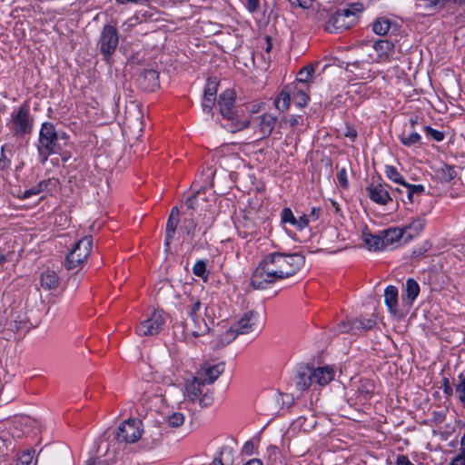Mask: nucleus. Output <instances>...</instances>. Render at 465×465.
I'll use <instances>...</instances> for the list:
<instances>
[{
    "label": "nucleus",
    "mask_w": 465,
    "mask_h": 465,
    "mask_svg": "<svg viewBox=\"0 0 465 465\" xmlns=\"http://www.w3.org/2000/svg\"><path fill=\"white\" fill-rule=\"evenodd\" d=\"M41 187H42V183H39V185L35 188H31L29 190H25L24 192V195H23L24 198H29L32 195H36V194L40 193V192L42 191Z\"/></svg>",
    "instance_id": "61"
},
{
    "label": "nucleus",
    "mask_w": 465,
    "mask_h": 465,
    "mask_svg": "<svg viewBox=\"0 0 465 465\" xmlns=\"http://www.w3.org/2000/svg\"><path fill=\"white\" fill-rule=\"evenodd\" d=\"M374 390V384L370 380H361L357 386V393L359 397H361L363 400L368 399Z\"/></svg>",
    "instance_id": "30"
},
{
    "label": "nucleus",
    "mask_w": 465,
    "mask_h": 465,
    "mask_svg": "<svg viewBox=\"0 0 465 465\" xmlns=\"http://www.w3.org/2000/svg\"><path fill=\"white\" fill-rule=\"evenodd\" d=\"M260 137H268L273 131L277 118L270 114H263L257 117Z\"/></svg>",
    "instance_id": "18"
},
{
    "label": "nucleus",
    "mask_w": 465,
    "mask_h": 465,
    "mask_svg": "<svg viewBox=\"0 0 465 465\" xmlns=\"http://www.w3.org/2000/svg\"><path fill=\"white\" fill-rule=\"evenodd\" d=\"M282 222L290 223L296 226L297 219L294 217L292 212L289 208H284L281 214Z\"/></svg>",
    "instance_id": "44"
},
{
    "label": "nucleus",
    "mask_w": 465,
    "mask_h": 465,
    "mask_svg": "<svg viewBox=\"0 0 465 465\" xmlns=\"http://www.w3.org/2000/svg\"><path fill=\"white\" fill-rule=\"evenodd\" d=\"M184 422V416L181 412H173L167 417V423L172 428H178Z\"/></svg>",
    "instance_id": "41"
},
{
    "label": "nucleus",
    "mask_w": 465,
    "mask_h": 465,
    "mask_svg": "<svg viewBox=\"0 0 465 465\" xmlns=\"http://www.w3.org/2000/svg\"><path fill=\"white\" fill-rule=\"evenodd\" d=\"M365 243L371 251H381L386 248L383 236L372 234L367 235L365 238Z\"/></svg>",
    "instance_id": "28"
},
{
    "label": "nucleus",
    "mask_w": 465,
    "mask_h": 465,
    "mask_svg": "<svg viewBox=\"0 0 465 465\" xmlns=\"http://www.w3.org/2000/svg\"><path fill=\"white\" fill-rule=\"evenodd\" d=\"M292 88V99L295 105L298 107H304L307 105L309 101V95L307 94V89L299 86V84L294 85H290Z\"/></svg>",
    "instance_id": "23"
},
{
    "label": "nucleus",
    "mask_w": 465,
    "mask_h": 465,
    "mask_svg": "<svg viewBox=\"0 0 465 465\" xmlns=\"http://www.w3.org/2000/svg\"><path fill=\"white\" fill-rule=\"evenodd\" d=\"M406 191V197L410 203L414 201V195H420L424 192V186L421 184H410L404 183L402 185Z\"/></svg>",
    "instance_id": "31"
},
{
    "label": "nucleus",
    "mask_w": 465,
    "mask_h": 465,
    "mask_svg": "<svg viewBox=\"0 0 465 465\" xmlns=\"http://www.w3.org/2000/svg\"><path fill=\"white\" fill-rule=\"evenodd\" d=\"M59 285V278L55 272L47 270L41 275V286L45 290H54Z\"/></svg>",
    "instance_id": "25"
},
{
    "label": "nucleus",
    "mask_w": 465,
    "mask_h": 465,
    "mask_svg": "<svg viewBox=\"0 0 465 465\" xmlns=\"http://www.w3.org/2000/svg\"><path fill=\"white\" fill-rule=\"evenodd\" d=\"M165 315L163 311H154L152 315L142 321L136 327V333L139 336L157 335L163 328Z\"/></svg>",
    "instance_id": "6"
},
{
    "label": "nucleus",
    "mask_w": 465,
    "mask_h": 465,
    "mask_svg": "<svg viewBox=\"0 0 465 465\" xmlns=\"http://www.w3.org/2000/svg\"><path fill=\"white\" fill-rule=\"evenodd\" d=\"M35 451H23L17 458L15 465H35L33 464Z\"/></svg>",
    "instance_id": "40"
},
{
    "label": "nucleus",
    "mask_w": 465,
    "mask_h": 465,
    "mask_svg": "<svg viewBox=\"0 0 465 465\" xmlns=\"http://www.w3.org/2000/svg\"><path fill=\"white\" fill-rule=\"evenodd\" d=\"M202 308L203 303L200 300L191 298V302L187 306L188 318L201 316Z\"/></svg>",
    "instance_id": "37"
},
{
    "label": "nucleus",
    "mask_w": 465,
    "mask_h": 465,
    "mask_svg": "<svg viewBox=\"0 0 465 465\" xmlns=\"http://www.w3.org/2000/svg\"><path fill=\"white\" fill-rule=\"evenodd\" d=\"M292 7H300L302 9H310L312 7V0H289Z\"/></svg>",
    "instance_id": "48"
},
{
    "label": "nucleus",
    "mask_w": 465,
    "mask_h": 465,
    "mask_svg": "<svg viewBox=\"0 0 465 465\" xmlns=\"http://www.w3.org/2000/svg\"><path fill=\"white\" fill-rule=\"evenodd\" d=\"M363 6L361 3L351 4L349 8L337 10L328 20L325 30L331 33H338L351 28L357 20V15Z\"/></svg>",
    "instance_id": "4"
},
{
    "label": "nucleus",
    "mask_w": 465,
    "mask_h": 465,
    "mask_svg": "<svg viewBox=\"0 0 465 465\" xmlns=\"http://www.w3.org/2000/svg\"><path fill=\"white\" fill-rule=\"evenodd\" d=\"M85 465H110L108 460L102 459L101 457H95L89 459Z\"/></svg>",
    "instance_id": "56"
},
{
    "label": "nucleus",
    "mask_w": 465,
    "mask_h": 465,
    "mask_svg": "<svg viewBox=\"0 0 465 465\" xmlns=\"http://www.w3.org/2000/svg\"><path fill=\"white\" fill-rule=\"evenodd\" d=\"M224 371V364L223 363H216V364H204L197 372V376L202 377V381L204 383L212 384L213 383L220 375Z\"/></svg>",
    "instance_id": "13"
},
{
    "label": "nucleus",
    "mask_w": 465,
    "mask_h": 465,
    "mask_svg": "<svg viewBox=\"0 0 465 465\" xmlns=\"http://www.w3.org/2000/svg\"><path fill=\"white\" fill-rule=\"evenodd\" d=\"M205 385L204 381H202V377L195 374L192 380L184 383L183 392L185 398L192 402L196 401L203 394L202 388Z\"/></svg>",
    "instance_id": "15"
},
{
    "label": "nucleus",
    "mask_w": 465,
    "mask_h": 465,
    "mask_svg": "<svg viewBox=\"0 0 465 465\" xmlns=\"http://www.w3.org/2000/svg\"><path fill=\"white\" fill-rule=\"evenodd\" d=\"M234 450L231 446H223L220 456L215 458L212 465H233Z\"/></svg>",
    "instance_id": "24"
},
{
    "label": "nucleus",
    "mask_w": 465,
    "mask_h": 465,
    "mask_svg": "<svg viewBox=\"0 0 465 465\" xmlns=\"http://www.w3.org/2000/svg\"><path fill=\"white\" fill-rule=\"evenodd\" d=\"M455 391L459 396V400L465 406V375H459V382L455 385Z\"/></svg>",
    "instance_id": "42"
},
{
    "label": "nucleus",
    "mask_w": 465,
    "mask_h": 465,
    "mask_svg": "<svg viewBox=\"0 0 465 465\" xmlns=\"http://www.w3.org/2000/svg\"><path fill=\"white\" fill-rule=\"evenodd\" d=\"M300 120H301L300 116L291 115L288 119L282 118L280 124L282 125V124H289V125L292 128H294L300 124Z\"/></svg>",
    "instance_id": "53"
},
{
    "label": "nucleus",
    "mask_w": 465,
    "mask_h": 465,
    "mask_svg": "<svg viewBox=\"0 0 465 465\" xmlns=\"http://www.w3.org/2000/svg\"><path fill=\"white\" fill-rule=\"evenodd\" d=\"M67 142L68 136L65 133H58L53 124L44 123L37 147L42 163H45L51 154L61 153Z\"/></svg>",
    "instance_id": "2"
},
{
    "label": "nucleus",
    "mask_w": 465,
    "mask_h": 465,
    "mask_svg": "<svg viewBox=\"0 0 465 465\" xmlns=\"http://www.w3.org/2000/svg\"><path fill=\"white\" fill-rule=\"evenodd\" d=\"M162 430L159 427L154 426L153 430H151L150 437L152 438L153 444H159L162 440Z\"/></svg>",
    "instance_id": "54"
},
{
    "label": "nucleus",
    "mask_w": 465,
    "mask_h": 465,
    "mask_svg": "<svg viewBox=\"0 0 465 465\" xmlns=\"http://www.w3.org/2000/svg\"><path fill=\"white\" fill-rule=\"evenodd\" d=\"M337 179H338V183L339 184L346 189L349 185V183H348V176H347V171L345 168H341L338 173H337Z\"/></svg>",
    "instance_id": "50"
},
{
    "label": "nucleus",
    "mask_w": 465,
    "mask_h": 465,
    "mask_svg": "<svg viewBox=\"0 0 465 465\" xmlns=\"http://www.w3.org/2000/svg\"><path fill=\"white\" fill-rule=\"evenodd\" d=\"M93 245L92 236H84L80 239L74 246L73 250L67 254L64 266L67 270L80 268L91 253Z\"/></svg>",
    "instance_id": "5"
},
{
    "label": "nucleus",
    "mask_w": 465,
    "mask_h": 465,
    "mask_svg": "<svg viewBox=\"0 0 465 465\" xmlns=\"http://www.w3.org/2000/svg\"><path fill=\"white\" fill-rule=\"evenodd\" d=\"M239 334L235 331V329L231 326L227 329L223 333H222L218 339V345L221 347H224L227 344L231 343Z\"/></svg>",
    "instance_id": "32"
},
{
    "label": "nucleus",
    "mask_w": 465,
    "mask_h": 465,
    "mask_svg": "<svg viewBox=\"0 0 465 465\" xmlns=\"http://www.w3.org/2000/svg\"><path fill=\"white\" fill-rule=\"evenodd\" d=\"M179 223V218L170 217L166 223V244H169V241L173 237L176 227Z\"/></svg>",
    "instance_id": "39"
},
{
    "label": "nucleus",
    "mask_w": 465,
    "mask_h": 465,
    "mask_svg": "<svg viewBox=\"0 0 465 465\" xmlns=\"http://www.w3.org/2000/svg\"><path fill=\"white\" fill-rule=\"evenodd\" d=\"M314 73V67L312 64H309L303 68H302L297 74V81L299 84H307L311 81L312 74Z\"/></svg>",
    "instance_id": "35"
},
{
    "label": "nucleus",
    "mask_w": 465,
    "mask_h": 465,
    "mask_svg": "<svg viewBox=\"0 0 465 465\" xmlns=\"http://www.w3.org/2000/svg\"><path fill=\"white\" fill-rule=\"evenodd\" d=\"M213 221L214 217L212 213H204L203 222V227L204 232L212 226Z\"/></svg>",
    "instance_id": "55"
},
{
    "label": "nucleus",
    "mask_w": 465,
    "mask_h": 465,
    "mask_svg": "<svg viewBox=\"0 0 465 465\" xmlns=\"http://www.w3.org/2000/svg\"><path fill=\"white\" fill-rule=\"evenodd\" d=\"M387 187V185L381 183L371 184L366 189L368 196L376 203L385 205L392 201V197L389 193Z\"/></svg>",
    "instance_id": "16"
},
{
    "label": "nucleus",
    "mask_w": 465,
    "mask_h": 465,
    "mask_svg": "<svg viewBox=\"0 0 465 465\" xmlns=\"http://www.w3.org/2000/svg\"><path fill=\"white\" fill-rule=\"evenodd\" d=\"M449 465H465V454L461 451Z\"/></svg>",
    "instance_id": "62"
},
{
    "label": "nucleus",
    "mask_w": 465,
    "mask_h": 465,
    "mask_svg": "<svg viewBox=\"0 0 465 465\" xmlns=\"http://www.w3.org/2000/svg\"><path fill=\"white\" fill-rule=\"evenodd\" d=\"M377 53V62H388L394 54V44L389 40H378L373 45Z\"/></svg>",
    "instance_id": "17"
},
{
    "label": "nucleus",
    "mask_w": 465,
    "mask_h": 465,
    "mask_svg": "<svg viewBox=\"0 0 465 465\" xmlns=\"http://www.w3.org/2000/svg\"><path fill=\"white\" fill-rule=\"evenodd\" d=\"M439 178L444 182L449 183L457 175L454 167L450 165H444L437 172Z\"/></svg>",
    "instance_id": "33"
},
{
    "label": "nucleus",
    "mask_w": 465,
    "mask_h": 465,
    "mask_svg": "<svg viewBox=\"0 0 465 465\" xmlns=\"http://www.w3.org/2000/svg\"><path fill=\"white\" fill-rule=\"evenodd\" d=\"M382 236L386 247L398 243L402 238L405 239V234L401 227L390 228L382 232Z\"/></svg>",
    "instance_id": "21"
},
{
    "label": "nucleus",
    "mask_w": 465,
    "mask_h": 465,
    "mask_svg": "<svg viewBox=\"0 0 465 465\" xmlns=\"http://www.w3.org/2000/svg\"><path fill=\"white\" fill-rule=\"evenodd\" d=\"M292 99V88L285 86L274 100V105L277 110L284 112L289 109Z\"/></svg>",
    "instance_id": "22"
},
{
    "label": "nucleus",
    "mask_w": 465,
    "mask_h": 465,
    "mask_svg": "<svg viewBox=\"0 0 465 465\" xmlns=\"http://www.w3.org/2000/svg\"><path fill=\"white\" fill-rule=\"evenodd\" d=\"M333 378L334 370L330 366L318 368L300 366L295 376V386L298 391H304L313 384L324 386Z\"/></svg>",
    "instance_id": "3"
},
{
    "label": "nucleus",
    "mask_w": 465,
    "mask_h": 465,
    "mask_svg": "<svg viewBox=\"0 0 465 465\" xmlns=\"http://www.w3.org/2000/svg\"><path fill=\"white\" fill-rule=\"evenodd\" d=\"M304 262V256L300 253H269L253 272L252 285L256 289H266L271 283L293 276Z\"/></svg>",
    "instance_id": "1"
},
{
    "label": "nucleus",
    "mask_w": 465,
    "mask_h": 465,
    "mask_svg": "<svg viewBox=\"0 0 465 465\" xmlns=\"http://www.w3.org/2000/svg\"><path fill=\"white\" fill-rule=\"evenodd\" d=\"M218 91V81L216 78H209L204 88L203 95L216 97Z\"/></svg>",
    "instance_id": "43"
},
{
    "label": "nucleus",
    "mask_w": 465,
    "mask_h": 465,
    "mask_svg": "<svg viewBox=\"0 0 465 465\" xmlns=\"http://www.w3.org/2000/svg\"><path fill=\"white\" fill-rule=\"evenodd\" d=\"M119 43L118 33L114 26L105 25L98 41L100 52L104 58H109L115 51Z\"/></svg>",
    "instance_id": "8"
},
{
    "label": "nucleus",
    "mask_w": 465,
    "mask_h": 465,
    "mask_svg": "<svg viewBox=\"0 0 465 465\" xmlns=\"http://www.w3.org/2000/svg\"><path fill=\"white\" fill-rule=\"evenodd\" d=\"M144 80L152 83V86L157 85L158 73L154 70H145L142 75Z\"/></svg>",
    "instance_id": "47"
},
{
    "label": "nucleus",
    "mask_w": 465,
    "mask_h": 465,
    "mask_svg": "<svg viewBox=\"0 0 465 465\" xmlns=\"http://www.w3.org/2000/svg\"><path fill=\"white\" fill-rule=\"evenodd\" d=\"M424 130L427 134L430 135L431 137H433L434 140L438 142L442 141L444 138V134L441 132L435 130L430 126H425Z\"/></svg>",
    "instance_id": "52"
},
{
    "label": "nucleus",
    "mask_w": 465,
    "mask_h": 465,
    "mask_svg": "<svg viewBox=\"0 0 465 465\" xmlns=\"http://www.w3.org/2000/svg\"><path fill=\"white\" fill-rule=\"evenodd\" d=\"M234 103L235 93L232 90L227 89L220 94L218 101L219 110L224 118L229 120H232L234 118Z\"/></svg>",
    "instance_id": "12"
},
{
    "label": "nucleus",
    "mask_w": 465,
    "mask_h": 465,
    "mask_svg": "<svg viewBox=\"0 0 465 465\" xmlns=\"http://www.w3.org/2000/svg\"><path fill=\"white\" fill-rule=\"evenodd\" d=\"M384 301L389 312L395 315L398 312V290L390 285L384 291Z\"/></svg>",
    "instance_id": "20"
},
{
    "label": "nucleus",
    "mask_w": 465,
    "mask_h": 465,
    "mask_svg": "<svg viewBox=\"0 0 465 465\" xmlns=\"http://www.w3.org/2000/svg\"><path fill=\"white\" fill-rule=\"evenodd\" d=\"M215 100H216V97H213V96L210 97L207 95H203V99L202 102V107H203V112L211 113L213 110V107L215 104Z\"/></svg>",
    "instance_id": "46"
},
{
    "label": "nucleus",
    "mask_w": 465,
    "mask_h": 465,
    "mask_svg": "<svg viewBox=\"0 0 465 465\" xmlns=\"http://www.w3.org/2000/svg\"><path fill=\"white\" fill-rule=\"evenodd\" d=\"M399 138L403 145L410 147L420 143L421 136L414 130L408 131L405 127Z\"/></svg>",
    "instance_id": "27"
},
{
    "label": "nucleus",
    "mask_w": 465,
    "mask_h": 465,
    "mask_svg": "<svg viewBox=\"0 0 465 465\" xmlns=\"http://www.w3.org/2000/svg\"><path fill=\"white\" fill-rule=\"evenodd\" d=\"M14 130L16 134H23L31 131L30 114L26 106H22L14 117Z\"/></svg>",
    "instance_id": "14"
},
{
    "label": "nucleus",
    "mask_w": 465,
    "mask_h": 465,
    "mask_svg": "<svg viewBox=\"0 0 465 465\" xmlns=\"http://www.w3.org/2000/svg\"><path fill=\"white\" fill-rule=\"evenodd\" d=\"M337 330L340 333L356 334L355 330L352 329V321L340 322L337 326Z\"/></svg>",
    "instance_id": "45"
},
{
    "label": "nucleus",
    "mask_w": 465,
    "mask_h": 465,
    "mask_svg": "<svg viewBox=\"0 0 465 465\" xmlns=\"http://www.w3.org/2000/svg\"><path fill=\"white\" fill-rule=\"evenodd\" d=\"M320 213H321V209L320 208L313 207V208H312V211H311L310 214H307V215L311 219V222L312 221H316L319 218V216H320Z\"/></svg>",
    "instance_id": "64"
},
{
    "label": "nucleus",
    "mask_w": 465,
    "mask_h": 465,
    "mask_svg": "<svg viewBox=\"0 0 465 465\" xmlns=\"http://www.w3.org/2000/svg\"><path fill=\"white\" fill-rule=\"evenodd\" d=\"M259 315L254 311L247 312L242 317L233 324V328L238 334H247L257 331Z\"/></svg>",
    "instance_id": "10"
},
{
    "label": "nucleus",
    "mask_w": 465,
    "mask_h": 465,
    "mask_svg": "<svg viewBox=\"0 0 465 465\" xmlns=\"http://www.w3.org/2000/svg\"><path fill=\"white\" fill-rule=\"evenodd\" d=\"M420 292V286L413 279H408L406 282V295L407 298L413 302Z\"/></svg>",
    "instance_id": "34"
},
{
    "label": "nucleus",
    "mask_w": 465,
    "mask_h": 465,
    "mask_svg": "<svg viewBox=\"0 0 465 465\" xmlns=\"http://www.w3.org/2000/svg\"><path fill=\"white\" fill-rule=\"evenodd\" d=\"M197 401L201 407H208L213 403V397L212 393L206 392L202 394Z\"/></svg>",
    "instance_id": "51"
},
{
    "label": "nucleus",
    "mask_w": 465,
    "mask_h": 465,
    "mask_svg": "<svg viewBox=\"0 0 465 465\" xmlns=\"http://www.w3.org/2000/svg\"><path fill=\"white\" fill-rule=\"evenodd\" d=\"M260 5V0H246V8L251 13H255Z\"/></svg>",
    "instance_id": "60"
},
{
    "label": "nucleus",
    "mask_w": 465,
    "mask_h": 465,
    "mask_svg": "<svg viewBox=\"0 0 465 465\" xmlns=\"http://www.w3.org/2000/svg\"><path fill=\"white\" fill-rule=\"evenodd\" d=\"M193 273L206 282L209 276V273L206 270V262L203 260L197 261L193 266Z\"/></svg>",
    "instance_id": "36"
},
{
    "label": "nucleus",
    "mask_w": 465,
    "mask_h": 465,
    "mask_svg": "<svg viewBox=\"0 0 465 465\" xmlns=\"http://www.w3.org/2000/svg\"><path fill=\"white\" fill-rule=\"evenodd\" d=\"M183 331L186 336L197 338L208 333L209 326L201 316L187 318L184 322Z\"/></svg>",
    "instance_id": "11"
},
{
    "label": "nucleus",
    "mask_w": 465,
    "mask_h": 465,
    "mask_svg": "<svg viewBox=\"0 0 465 465\" xmlns=\"http://www.w3.org/2000/svg\"><path fill=\"white\" fill-rule=\"evenodd\" d=\"M198 194H199V193H196L186 200L185 204H186L187 208L195 209L197 207Z\"/></svg>",
    "instance_id": "59"
},
{
    "label": "nucleus",
    "mask_w": 465,
    "mask_h": 465,
    "mask_svg": "<svg viewBox=\"0 0 465 465\" xmlns=\"http://www.w3.org/2000/svg\"><path fill=\"white\" fill-rule=\"evenodd\" d=\"M375 325L376 321L371 318H357L352 320V329L355 330L356 334L371 330Z\"/></svg>",
    "instance_id": "26"
},
{
    "label": "nucleus",
    "mask_w": 465,
    "mask_h": 465,
    "mask_svg": "<svg viewBox=\"0 0 465 465\" xmlns=\"http://www.w3.org/2000/svg\"><path fill=\"white\" fill-rule=\"evenodd\" d=\"M426 224V221L423 218H416L410 224L402 227L405 234V242L411 240L420 234Z\"/></svg>",
    "instance_id": "19"
},
{
    "label": "nucleus",
    "mask_w": 465,
    "mask_h": 465,
    "mask_svg": "<svg viewBox=\"0 0 465 465\" xmlns=\"http://www.w3.org/2000/svg\"><path fill=\"white\" fill-rule=\"evenodd\" d=\"M310 222H311V219L309 218V216L307 214H303L299 219H297L295 227L302 230L304 227H306Z\"/></svg>",
    "instance_id": "58"
},
{
    "label": "nucleus",
    "mask_w": 465,
    "mask_h": 465,
    "mask_svg": "<svg viewBox=\"0 0 465 465\" xmlns=\"http://www.w3.org/2000/svg\"><path fill=\"white\" fill-rule=\"evenodd\" d=\"M430 6H436L442 8L448 3L462 4L465 0H427Z\"/></svg>",
    "instance_id": "49"
},
{
    "label": "nucleus",
    "mask_w": 465,
    "mask_h": 465,
    "mask_svg": "<svg viewBox=\"0 0 465 465\" xmlns=\"http://www.w3.org/2000/svg\"><path fill=\"white\" fill-rule=\"evenodd\" d=\"M385 173L390 180H391L392 182H394L396 183H400V184L403 185V183H405L403 177L397 171V169L393 166L387 165L385 168Z\"/></svg>",
    "instance_id": "38"
},
{
    "label": "nucleus",
    "mask_w": 465,
    "mask_h": 465,
    "mask_svg": "<svg viewBox=\"0 0 465 465\" xmlns=\"http://www.w3.org/2000/svg\"><path fill=\"white\" fill-rule=\"evenodd\" d=\"M396 465H414L406 455H399Z\"/></svg>",
    "instance_id": "63"
},
{
    "label": "nucleus",
    "mask_w": 465,
    "mask_h": 465,
    "mask_svg": "<svg viewBox=\"0 0 465 465\" xmlns=\"http://www.w3.org/2000/svg\"><path fill=\"white\" fill-rule=\"evenodd\" d=\"M141 421L134 419L121 423L116 433V440L124 443H134L142 436Z\"/></svg>",
    "instance_id": "7"
},
{
    "label": "nucleus",
    "mask_w": 465,
    "mask_h": 465,
    "mask_svg": "<svg viewBox=\"0 0 465 465\" xmlns=\"http://www.w3.org/2000/svg\"><path fill=\"white\" fill-rule=\"evenodd\" d=\"M190 216V219L184 221V229L186 230L187 234L192 233L196 227V223L193 220V214L191 213Z\"/></svg>",
    "instance_id": "57"
},
{
    "label": "nucleus",
    "mask_w": 465,
    "mask_h": 465,
    "mask_svg": "<svg viewBox=\"0 0 465 465\" xmlns=\"http://www.w3.org/2000/svg\"><path fill=\"white\" fill-rule=\"evenodd\" d=\"M391 25V22L385 17L377 18L372 24V30L376 35H386Z\"/></svg>",
    "instance_id": "29"
},
{
    "label": "nucleus",
    "mask_w": 465,
    "mask_h": 465,
    "mask_svg": "<svg viewBox=\"0 0 465 465\" xmlns=\"http://www.w3.org/2000/svg\"><path fill=\"white\" fill-rule=\"evenodd\" d=\"M45 452L47 454L45 465H74L72 451L66 446H54Z\"/></svg>",
    "instance_id": "9"
}]
</instances>
